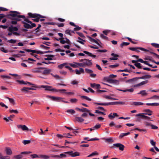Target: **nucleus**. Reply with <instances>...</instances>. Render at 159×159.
I'll return each instance as SVG.
<instances>
[{
    "mask_svg": "<svg viewBox=\"0 0 159 159\" xmlns=\"http://www.w3.org/2000/svg\"><path fill=\"white\" fill-rule=\"evenodd\" d=\"M40 47L41 48H44L45 49H49L50 48L48 47H46L44 46V45L41 44L40 45Z\"/></svg>",
    "mask_w": 159,
    "mask_h": 159,
    "instance_id": "61",
    "label": "nucleus"
},
{
    "mask_svg": "<svg viewBox=\"0 0 159 159\" xmlns=\"http://www.w3.org/2000/svg\"><path fill=\"white\" fill-rule=\"evenodd\" d=\"M66 90L65 89H57V91H55V92H59L61 93H64L65 94V92H66Z\"/></svg>",
    "mask_w": 159,
    "mask_h": 159,
    "instance_id": "39",
    "label": "nucleus"
},
{
    "mask_svg": "<svg viewBox=\"0 0 159 159\" xmlns=\"http://www.w3.org/2000/svg\"><path fill=\"white\" fill-rule=\"evenodd\" d=\"M77 100V99L76 98H72L70 100V101L72 103H76Z\"/></svg>",
    "mask_w": 159,
    "mask_h": 159,
    "instance_id": "63",
    "label": "nucleus"
},
{
    "mask_svg": "<svg viewBox=\"0 0 159 159\" xmlns=\"http://www.w3.org/2000/svg\"><path fill=\"white\" fill-rule=\"evenodd\" d=\"M113 145L116 147L118 148L121 151H123L124 149V145L121 143H115Z\"/></svg>",
    "mask_w": 159,
    "mask_h": 159,
    "instance_id": "12",
    "label": "nucleus"
},
{
    "mask_svg": "<svg viewBox=\"0 0 159 159\" xmlns=\"http://www.w3.org/2000/svg\"><path fill=\"white\" fill-rule=\"evenodd\" d=\"M68 63H64L63 64L59 65L58 66V68L60 69H62Z\"/></svg>",
    "mask_w": 159,
    "mask_h": 159,
    "instance_id": "35",
    "label": "nucleus"
},
{
    "mask_svg": "<svg viewBox=\"0 0 159 159\" xmlns=\"http://www.w3.org/2000/svg\"><path fill=\"white\" fill-rule=\"evenodd\" d=\"M136 116H140L143 119L147 120H150V118L148 116L144 115L142 114H136Z\"/></svg>",
    "mask_w": 159,
    "mask_h": 159,
    "instance_id": "17",
    "label": "nucleus"
},
{
    "mask_svg": "<svg viewBox=\"0 0 159 159\" xmlns=\"http://www.w3.org/2000/svg\"><path fill=\"white\" fill-rule=\"evenodd\" d=\"M25 21H22V23L24 24V26L26 29H31L36 26V25L34 23H32V22L30 21L28 18L25 17L23 18Z\"/></svg>",
    "mask_w": 159,
    "mask_h": 159,
    "instance_id": "2",
    "label": "nucleus"
},
{
    "mask_svg": "<svg viewBox=\"0 0 159 159\" xmlns=\"http://www.w3.org/2000/svg\"><path fill=\"white\" fill-rule=\"evenodd\" d=\"M17 82H19L20 84H27V83L26 82H25L23 80H17Z\"/></svg>",
    "mask_w": 159,
    "mask_h": 159,
    "instance_id": "64",
    "label": "nucleus"
},
{
    "mask_svg": "<svg viewBox=\"0 0 159 159\" xmlns=\"http://www.w3.org/2000/svg\"><path fill=\"white\" fill-rule=\"evenodd\" d=\"M80 62H83L84 67L86 66H90L92 65V63L91 62V60L87 59H82L80 60Z\"/></svg>",
    "mask_w": 159,
    "mask_h": 159,
    "instance_id": "5",
    "label": "nucleus"
},
{
    "mask_svg": "<svg viewBox=\"0 0 159 159\" xmlns=\"http://www.w3.org/2000/svg\"><path fill=\"white\" fill-rule=\"evenodd\" d=\"M130 134V133L129 132H127L126 133H121L120 134L119 136V137L120 138H123V137H124V136H127V135Z\"/></svg>",
    "mask_w": 159,
    "mask_h": 159,
    "instance_id": "32",
    "label": "nucleus"
},
{
    "mask_svg": "<svg viewBox=\"0 0 159 159\" xmlns=\"http://www.w3.org/2000/svg\"><path fill=\"white\" fill-rule=\"evenodd\" d=\"M75 109L77 110L83 112H89L90 111L87 109L84 108H82V109H80L78 107H76L75 108Z\"/></svg>",
    "mask_w": 159,
    "mask_h": 159,
    "instance_id": "20",
    "label": "nucleus"
},
{
    "mask_svg": "<svg viewBox=\"0 0 159 159\" xmlns=\"http://www.w3.org/2000/svg\"><path fill=\"white\" fill-rule=\"evenodd\" d=\"M129 49L133 51H136L137 52H139V49L145 52L149 51V50L141 47L130 48Z\"/></svg>",
    "mask_w": 159,
    "mask_h": 159,
    "instance_id": "6",
    "label": "nucleus"
},
{
    "mask_svg": "<svg viewBox=\"0 0 159 159\" xmlns=\"http://www.w3.org/2000/svg\"><path fill=\"white\" fill-rule=\"evenodd\" d=\"M75 28H74V30L75 31H78L80 30L81 29V28L80 27L77 25H76V26H75Z\"/></svg>",
    "mask_w": 159,
    "mask_h": 159,
    "instance_id": "58",
    "label": "nucleus"
},
{
    "mask_svg": "<svg viewBox=\"0 0 159 159\" xmlns=\"http://www.w3.org/2000/svg\"><path fill=\"white\" fill-rule=\"evenodd\" d=\"M104 97H105L106 99H111V100H117V99H116V98H113L111 97L110 96H106V95H105V96H104Z\"/></svg>",
    "mask_w": 159,
    "mask_h": 159,
    "instance_id": "36",
    "label": "nucleus"
},
{
    "mask_svg": "<svg viewBox=\"0 0 159 159\" xmlns=\"http://www.w3.org/2000/svg\"><path fill=\"white\" fill-rule=\"evenodd\" d=\"M151 76L149 75H145L143 76L142 77H136L134 78L133 79H131L128 80V81H137L138 79H142L144 80H146L148 79L151 77Z\"/></svg>",
    "mask_w": 159,
    "mask_h": 159,
    "instance_id": "4",
    "label": "nucleus"
},
{
    "mask_svg": "<svg viewBox=\"0 0 159 159\" xmlns=\"http://www.w3.org/2000/svg\"><path fill=\"white\" fill-rule=\"evenodd\" d=\"M9 16L12 17L11 18L12 20H16L17 21H20L21 20V18H25V16L20 15V13L16 11H11Z\"/></svg>",
    "mask_w": 159,
    "mask_h": 159,
    "instance_id": "1",
    "label": "nucleus"
},
{
    "mask_svg": "<svg viewBox=\"0 0 159 159\" xmlns=\"http://www.w3.org/2000/svg\"><path fill=\"white\" fill-rule=\"evenodd\" d=\"M66 112L68 113H70L71 114H73L75 113V110L73 109L68 110L66 111Z\"/></svg>",
    "mask_w": 159,
    "mask_h": 159,
    "instance_id": "40",
    "label": "nucleus"
},
{
    "mask_svg": "<svg viewBox=\"0 0 159 159\" xmlns=\"http://www.w3.org/2000/svg\"><path fill=\"white\" fill-rule=\"evenodd\" d=\"M75 119L76 121L79 122H82L84 121V120L81 117L75 116Z\"/></svg>",
    "mask_w": 159,
    "mask_h": 159,
    "instance_id": "29",
    "label": "nucleus"
},
{
    "mask_svg": "<svg viewBox=\"0 0 159 159\" xmlns=\"http://www.w3.org/2000/svg\"><path fill=\"white\" fill-rule=\"evenodd\" d=\"M84 112L83 113V114L81 115V116L84 117H86L88 115V114L89 112Z\"/></svg>",
    "mask_w": 159,
    "mask_h": 159,
    "instance_id": "56",
    "label": "nucleus"
},
{
    "mask_svg": "<svg viewBox=\"0 0 159 159\" xmlns=\"http://www.w3.org/2000/svg\"><path fill=\"white\" fill-rule=\"evenodd\" d=\"M65 33L66 34H68L69 35H70V36H72L73 35L71 34V30H66L65 31Z\"/></svg>",
    "mask_w": 159,
    "mask_h": 159,
    "instance_id": "49",
    "label": "nucleus"
},
{
    "mask_svg": "<svg viewBox=\"0 0 159 159\" xmlns=\"http://www.w3.org/2000/svg\"><path fill=\"white\" fill-rule=\"evenodd\" d=\"M148 80H146L143 81L139 84L134 85V87H139L140 86L143 85H145V84H147L148 83Z\"/></svg>",
    "mask_w": 159,
    "mask_h": 159,
    "instance_id": "14",
    "label": "nucleus"
},
{
    "mask_svg": "<svg viewBox=\"0 0 159 159\" xmlns=\"http://www.w3.org/2000/svg\"><path fill=\"white\" fill-rule=\"evenodd\" d=\"M78 39H79V40L77 41V42L80 43L82 44H84V42H85V40H83V39H81L79 37H78Z\"/></svg>",
    "mask_w": 159,
    "mask_h": 159,
    "instance_id": "33",
    "label": "nucleus"
},
{
    "mask_svg": "<svg viewBox=\"0 0 159 159\" xmlns=\"http://www.w3.org/2000/svg\"><path fill=\"white\" fill-rule=\"evenodd\" d=\"M134 65L137 67L138 68H141V64L140 63L138 62H137L135 63L134 64Z\"/></svg>",
    "mask_w": 159,
    "mask_h": 159,
    "instance_id": "50",
    "label": "nucleus"
},
{
    "mask_svg": "<svg viewBox=\"0 0 159 159\" xmlns=\"http://www.w3.org/2000/svg\"><path fill=\"white\" fill-rule=\"evenodd\" d=\"M131 104L132 105L138 106L143 105L144 104V103L143 102H132Z\"/></svg>",
    "mask_w": 159,
    "mask_h": 159,
    "instance_id": "24",
    "label": "nucleus"
},
{
    "mask_svg": "<svg viewBox=\"0 0 159 159\" xmlns=\"http://www.w3.org/2000/svg\"><path fill=\"white\" fill-rule=\"evenodd\" d=\"M66 153H67L72 157H75L80 155L79 152H73L72 151L66 152Z\"/></svg>",
    "mask_w": 159,
    "mask_h": 159,
    "instance_id": "11",
    "label": "nucleus"
},
{
    "mask_svg": "<svg viewBox=\"0 0 159 159\" xmlns=\"http://www.w3.org/2000/svg\"><path fill=\"white\" fill-rule=\"evenodd\" d=\"M119 66V64H116L114 65H110L109 66V67L111 68H115L116 67L118 66Z\"/></svg>",
    "mask_w": 159,
    "mask_h": 159,
    "instance_id": "57",
    "label": "nucleus"
},
{
    "mask_svg": "<svg viewBox=\"0 0 159 159\" xmlns=\"http://www.w3.org/2000/svg\"><path fill=\"white\" fill-rule=\"evenodd\" d=\"M82 63H77V62H74V63H75L78 66H79L81 67H84V65L83 62H82Z\"/></svg>",
    "mask_w": 159,
    "mask_h": 159,
    "instance_id": "45",
    "label": "nucleus"
},
{
    "mask_svg": "<svg viewBox=\"0 0 159 159\" xmlns=\"http://www.w3.org/2000/svg\"><path fill=\"white\" fill-rule=\"evenodd\" d=\"M28 15L30 17L35 18L34 20L37 22H38L39 21V19L40 18L44 17V16L40 14H32L31 13H29Z\"/></svg>",
    "mask_w": 159,
    "mask_h": 159,
    "instance_id": "3",
    "label": "nucleus"
},
{
    "mask_svg": "<svg viewBox=\"0 0 159 159\" xmlns=\"http://www.w3.org/2000/svg\"><path fill=\"white\" fill-rule=\"evenodd\" d=\"M18 30V28L16 27H13L12 25H11L9 27V30L10 32L13 31H17Z\"/></svg>",
    "mask_w": 159,
    "mask_h": 159,
    "instance_id": "21",
    "label": "nucleus"
},
{
    "mask_svg": "<svg viewBox=\"0 0 159 159\" xmlns=\"http://www.w3.org/2000/svg\"><path fill=\"white\" fill-rule=\"evenodd\" d=\"M69 64L71 66L74 68H76L78 67V66L75 63H69Z\"/></svg>",
    "mask_w": 159,
    "mask_h": 159,
    "instance_id": "60",
    "label": "nucleus"
},
{
    "mask_svg": "<svg viewBox=\"0 0 159 159\" xmlns=\"http://www.w3.org/2000/svg\"><path fill=\"white\" fill-rule=\"evenodd\" d=\"M8 42L12 43H15L16 42V40L11 39L8 40Z\"/></svg>",
    "mask_w": 159,
    "mask_h": 159,
    "instance_id": "52",
    "label": "nucleus"
},
{
    "mask_svg": "<svg viewBox=\"0 0 159 159\" xmlns=\"http://www.w3.org/2000/svg\"><path fill=\"white\" fill-rule=\"evenodd\" d=\"M101 127V125L99 124H98L94 126L93 127L95 129H99Z\"/></svg>",
    "mask_w": 159,
    "mask_h": 159,
    "instance_id": "53",
    "label": "nucleus"
},
{
    "mask_svg": "<svg viewBox=\"0 0 159 159\" xmlns=\"http://www.w3.org/2000/svg\"><path fill=\"white\" fill-rule=\"evenodd\" d=\"M111 56H113V57H110L109 59L111 60H116L118 59L117 57H119V55L115 54L114 53H112L111 54Z\"/></svg>",
    "mask_w": 159,
    "mask_h": 159,
    "instance_id": "18",
    "label": "nucleus"
},
{
    "mask_svg": "<svg viewBox=\"0 0 159 159\" xmlns=\"http://www.w3.org/2000/svg\"><path fill=\"white\" fill-rule=\"evenodd\" d=\"M80 97L81 98H84L86 100H87L89 101H91L92 100V99L91 98H88V97H87V96H80Z\"/></svg>",
    "mask_w": 159,
    "mask_h": 159,
    "instance_id": "46",
    "label": "nucleus"
},
{
    "mask_svg": "<svg viewBox=\"0 0 159 159\" xmlns=\"http://www.w3.org/2000/svg\"><path fill=\"white\" fill-rule=\"evenodd\" d=\"M118 116V115L116 113H114L113 114H112L111 113L108 115V117L110 119H113V118H114L115 117V116L117 117Z\"/></svg>",
    "mask_w": 159,
    "mask_h": 159,
    "instance_id": "27",
    "label": "nucleus"
},
{
    "mask_svg": "<svg viewBox=\"0 0 159 159\" xmlns=\"http://www.w3.org/2000/svg\"><path fill=\"white\" fill-rule=\"evenodd\" d=\"M111 103V105H124L125 104V102H115Z\"/></svg>",
    "mask_w": 159,
    "mask_h": 159,
    "instance_id": "26",
    "label": "nucleus"
},
{
    "mask_svg": "<svg viewBox=\"0 0 159 159\" xmlns=\"http://www.w3.org/2000/svg\"><path fill=\"white\" fill-rule=\"evenodd\" d=\"M85 70L86 73L90 74L93 72V71L92 70L88 68H85Z\"/></svg>",
    "mask_w": 159,
    "mask_h": 159,
    "instance_id": "42",
    "label": "nucleus"
},
{
    "mask_svg": "<svg viewBox=\"0 0 159 159\" xmlns=\"http://www.w3.org/2000/svg\"><path fill=\"white\" fill-rule=\"evenodd\" d=\"M6 154L8 155H11L12 154V152L11 149L9 148H6Z\"/></svg>",
    "mask_w": 159,
    "mask_h": 159,
    "instance_id": "25",
    "label": "nucleus"
},
{
    "mask_svg": "<svg viewBox=\"0 0 159 159\" xmlns=\"http://www.w3.org/2000/svg\"><path fill=\"white\" fill-rule=\"evenodd\" d=\"M65 94L66 95H74L75 93L73 92H65Z\"/></svg>",
    "mask_w": 159,
    "mask_h": 159,
    "instance_id": "47",
    "label": "nucleus"
},
{
    "mask_svg": "<svg viewBox=\"0 0 159 159\" xmlns=\"http://www.w3.org/2000/svg\"><path fill=\"white\" fill-rule=\"evenodd\" d=\"M75 72L76 74L78 75H80L81 74H83L84 72V69L81 68H80L79 70L77 69H76L75 70Z\"/></svg>",
    "mask_w": 159,
    "mask_h": 159,
    "instance_id": "15",
    "label": "nucleus"
},
{
    "mask_svg": "<svg viewBox=\"0 0 159 159\" xmlns=\"http://www.w3.org/2000/svg\"><path fill=\"white\" fill-rule=\"evenodd\" d=\"M89 38H90V41L91 42H94V43H96V44H98V45H99V46L100 45H99V43H98V42L97 41H96V40H95L94 39H92V38H91V37H90Z\"/></svg>",
    "mask_w": 159,
    "mask_h": 159,
    "instance_id": "41",
    "label": "nucleus"
},
{
    "mask_svg": "<svg viewBox=\"0 0 159 159\" xmlns=\"http://www.w3.org/2000/svg\"><path fill=\"white\" fill-rule=\"evenodd\" d=\"M11 113H14L16 114H17L18 113V111L17 110H10L9 111Z\"/></svg>",
    "mask_w": 159,
    "mask_h": 159,
    "instance_id": "48",
    "label": "nucleus"
},
{
    "mask_svg": "<svg viewBox=\"0 0 159 159\" xmlns=\"http://www.w3.org/2000/svg\"><path fill=\"white\" fill-rule=\"evenodd\" d=\"M104 139L106 142L107 143H112L113 141V139L111 138H104Z\"/></svg>",
    "mask_w": 159,
    "mask_h": 159,
    "instance_id": "37",
    "label": "nucleus"
},
{
    "mask_svg": "<svg viewBox=\"0 0 159 159\" xmlns=\"http://www.w3.org/2000/svg\"><path fill=\"white\" fill-rule=\"evenodd\" d=\"M40 87L45 89V90H49L53 91H57V89H51L52 86L48 85H41Z\"/></svg>",
    "mask_w": 159,
    "mask_h": 159,
    "instance_id": "9",
    "label": "nucleus"
},
{
    "mask_svg": "<svg viewBox=\"0 0 159 159\" xmlns=\"http://www.w3.org/2000/svg\"><path fill=\"white\" fill-rule=\"evenodd\" d=\"M129 44V43L123 42L120 44V47L123 48L124 46H127Z\"/></svg>",
    "mask_w": 159,
    "mask_h": 159,
    "instance_id": "43",
    "label": "nucleus"
},
{
    "mask_svg": "<svg viewBox=\"0 0 159 159\" xmlns=\"http://www.w3.org/2000/svg\"><path fill=\"white\" fill-rule=\"evenodd\" d=\"M47 97L48 98H50L51 100L53 101H56L58 102H60L62 99V98L58 97L52 96L49 95L47 96Z\"/></svg>",
    "mask_w": 159,
    "mask_h": 159,
    "instance_id": "10",
    "label": "nucleus"
},
{
    "mask_svg": "<svg viewBox=\"0 0 159 159\" xmlns=\"http://www.w3.org/2000/svg\"><path fill=\"white\" fill-rule=\"evenodd\" d=\"M23 154H21V153L20 154H19V155H17L14 156L13 157V158L14 159H20L22 158L23 157V156L22 155Z\"/></svg>",
    "mask_w": 159,
    "mask_h": 159,
    "instance_id": "30",
    "label": "nucleus"
},
{
    "mask_svg": "<svg viewBox=\"0 0 159 159\" xmlns=\"http://www.w3.org/2000/svg\"><path fill=\"white\" fill-rule=\"evenodd\" d=\"M138 94H141L142 96H145L147 95L148 93L146 92V90H143L140 91L138 93Z\"/></svg>",
    "mask_w": 159,
    "mask_h": 159,
    "instance_id": "23",
    "label": "nucleus"
},
{
    "mask_svg": "<svg viewBox=\"0 0 159 159\" xmlns=\"http://www.w3.org/2000/svg\"><path fill=\"white\" fill-rule=\"evenodd\" d=\"M43 67H36L31 70L32 72L34 73H42V71L43 70Z\"/></svg>",
    "mask_w": 159,
    "mask_h": 159,
    "instance_id": "7",
    "label": "nucleus"
},
{
    "mask_svg": "<svg viewBox=\"0 0 159 159\" xmlns=\"http://www.w3.org/2000/svg\"><path fill=\"white\" fill-rule=\"evenodd\" d=\"M100 36L102 38L105 39L107 40L108 39L107 37L105 36L103 34H100Z\"/></svg>",
    "mask_w": 159,
    "mask_h": 159,
    "instance_id": "59",
    "label": "nucleus"
},
{
    "mask_svg": "<svg viewBox=\"0 0 159 159\" xmlns=\"http://www.w3.org/2000/svg\"><path fill=\"white\" fill-rule=\"evenodd\" d=\"M143 111L145 113H143L144 114L148 115L149 116H151L152 115V111L149 109H145L143 110Z\"/></svg>",
    "mask_w": 159,
    "mask_h": 159,
    "instance_id": "19",
    "label": "nucleus"
},
{
    "mask_svg": "<svg viewBox=\"0 0 159 159\" xmlns=\"http://www.w3.org/2000/svg\"><path fill=\"white\" fill-rule=\"evenodd\" d=\"M25 50L27 52H32L33 53H37L38 54H43V52L37 51H36V50H34L27 49H25Z\"/></svg>",
    "mask_w": 159,
    "mask_h": 159,
    "instance_id": "16",
    "label": "nucleus"
},
{
    "mask_svg": "<svg viewBox=\"0 0 159 159\" xmlns=\"http://www.w3.org/2000/svg\"><path fill=\"white\" fill-rule=\"evenodd\" d=\"M7 98L8 99V100H9V102L12 103L13 104H14L15 103V101H14V100L12 99V98H10L8 97H7Z\"/></svg>",
    "mask_w": 159,
    "mask_h": 159,
    "instance_id": "54",
    "label": "nucleus"
},
{
    "mask_svg": "<svg viewBox=\"0 0 159 159\" xmlns=\"http://www.w3.org/2000/svg\"><path fill=\"white\" fill-rule=\"evenodd\" d=\"M43 70L42 71V74L44 75H46L49 74L52 71V70L51 69H47L43 67Z\"/></svg>",
    "mask_w": 159,
    "mask_h": 159,
    "instance_id": "13",
    "label": "nucleus"
},
{
    "mask_svg": "<svg viewBox=\"0 0 159 159\" xmlns=\"http://www.w3.org/2000/svg\"><path fill=\"white\" fill-rule=\"evenodd\" d=\"M66 154H67V153H66V152H65L63 153H61L59 155V158H62L64 157H66Z\"/></svg>",
    "mask_w": 159,
    "mask_h": 159,
    "instance_id": "44",
    "label": "nucleus"
},
{
    "mask_svg": "<svg viewBox=\"0 0 159 159\" xmlns=\"http://www.w3.org/2000/svg\"><path fill=\"white\" fill-rule=\"evenodd\" d=\"M151 45L153 47L156 48H159V44L152 43H151Z\"/></svg>",
    "mask_w": 159,
    "mask_h": 159,
    "instance_id": "55",
    "label": "nucleus"
},
{
    "mask_svg": "<svg viewBox=\"0 0 159 159\" xmlns=\"http://www.w3.org/2000/svg\"><path fill=\"white\" fill-rule=\"evenodd\" d=\"M1 50L5 53H7L8 52V51L6 50L5 48L3 47H2L0 48Z\"/></svg>",
    "mask_w": 159,
    "mask_h": 159,
    "instance_id": "62",
    "label": "nucleus"
},
{
    "mask_svg": "<svg viewBox=\"0 0 159 159\" xmlns=\"http://www.w3.org/2000/svg\"><path fill=\"white\" fill-rule=\"evenodd\" d=\"M17 127L18 129H21L22 130L24 131H32V129H29L25 125H18Z\"/></svg>",
    "mask_w": 159,
    "mask_h": 159,
    "instance_id": "8",
    "label": "nucleus"
},
{
    "mask_svg": "<svg viewBox=\"0 0 159 159\" xmlns=\"http://www.w3.org/2000/svg\"><path fill=\"white\" fill-rule=\"evenodd\" d=\"M94 104H96L99 105L101 106H108L111 105V103H100V102H94Z\"/></svg>",
    "mask_w": 159,
    "mask_h": 159,
    "instance_id": "22",
    "label": "nucleus"
},
{
    "mask_svg": "<svg viewBox=\"0 0 159 159\" xmlns=\"http://www.w3.org/2000/svg\"><path fill=\"white\" fill-rule=\"evenodd\" d=\"M39 157L43 159H49L50 157L45 155H39Z\"/></svg>",
    "mask_w": 159,
    "mask_h": 159,
    "instance_id": "31",
    "label": "nucleus"
},
{
    "mask_svg": "<svg viewBox=\"0 0 159 159\" xmlns=\"http://www.w3.org/2000/svg\"><path fill=\"white\" fill-rule=\"evenodd\" d=\"M98 154V153L96 152L95 151L94 152H92L91 154H90L87 156L88 157H91L95 155H97Z\"/></svg>",
    "mask_w": 159,
    "mask_h": 159,
    "instance_id": "38",
    "label": "nucleus"
},
{
    "mask_svg": "<svg viewBox=\"0 0 159 159\" xmlns=\"http://www.w3.org/2000/svg\"><path fill=\"white\" fill-rule=\"evenodd\" d=\"M48 57L47 58H44V59L45 60H52L53 59L52 58L54 57V56L53 55H49L47 56Z\"/></svg>",
    "mask_w": 159,
    "mask_h": 159,
    "instance_id": "28",
    "label": "nucleus"
},
{
    "mask_svg": "<svg viewBox=\"0 0 159 159\" xmlns=\"http://www.w3.org/2000/svg\"><path fill=\"white\" fill-rule=\"evenodd\" d=\"M146 105L148 106H158L159 105V103H147Z\"/></svg>",
    "mask_w": 159,
    "mask_h": 159,
    "instance_id": "34",
    "label": "nucleus"
},
{
    "mask_svg": "<svg viewBox=\"0 0 159 159\" xmlns=\"http://www.w3.org/2000/svg\"><path fill=\"white\" fill-rule=\"evenodd\" d=\"M31 142L30 140H24L23 141V143L26 145L30 143Z\"/></svg>",
    "mask_w": 159,
    "mask_h": 159,
    "instance_id": "51",
    "label": "nucleus"
}]
</instances>
